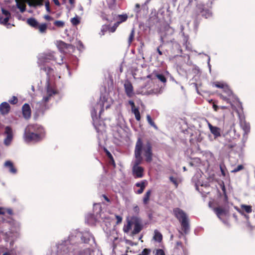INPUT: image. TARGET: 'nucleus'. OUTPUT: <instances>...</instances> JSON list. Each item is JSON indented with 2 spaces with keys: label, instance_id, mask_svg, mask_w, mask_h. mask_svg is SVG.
I'll return each instance as SVG.
<instances>
[{
  "label": "nucleus",
  "instance_id": "ea45409f",
  "mask_svg": "<svg viewBox=\"0 0 255 255\" xmlns=\"http://www.w3.org/2000/svg\"><path fill=\"white\" fill-rule=\"evenodd\" d=\"M71 23H72L73 25H77L78 24H79L80 20H79V18L78 17H75L72 18L71 19Z\"/></svg>",
  "mask_w": 255,
  "mask_h": 255
},
{
  "label": "nucleus",
  "instance_id": "2f4dec72",
  "mask_svg": "<svg viewBox=\"0 0 255 255\" xmlns=\"http://www.w3.org/2000/svg\"><path fill=\"white\" fill-rule=\"evenodd\" d=\"M134 35H135V30H134V28H132L130 32V33L129 35L128 39V43L129 45H130L133 41V40L134 39Z\"/></svg>",
  "mask_w": 255,
  "mask_h": 255
},
{
  "label": "nucleus",
  "instance_id": "20e7f679",
  "mask_svg": "<svg viewBox=\"0 0 255 255\" xmlns=\"http://www.w3.org/2000/svg\"><path fill=\"white\" fill-rule=\"evenodd\" d=\"M200 15L203 17L208 18L211 16L212 13L204 4H198L193 12L192 17L196 22H199L201 19Z\"/></svg>",
  "mask_w": 255,
  "mask_h": 255
},
{
  "label": "nucleus",
  "instance_id": "603ef678",
  "mask_svg": "<svg viewBox=\"0 0 255 255\" xmlns=\"http://www.w3.org/2000/svg\"><path fill=\"white\" fill-rule=\"evenodd\" d=\"M140 5L139 3L135 4L134 11L136 13H138L140 11Z\"/></svg>",
  "mask_w": 255,
  "mask_h": 255
},
{
  "label": "nucleus",
  "instance_id": "1a4fd4ad",
  "mask_svg": "<svg viewBox=\"0 0 255 255\" xmlns=\"http://www.w3.org/2000/svg\"><path fill=\"white\" fill-rule=\"evenodd\" d=\"M5 133L6 134V137L4 140V143L6 145H9L12 139L13 134L12 130L10 127L7 126L5 128Z\"/></svg>",
  "mask_w": 255,
  "mask_h": 255
},
{
  "label": "nucleus",
  "instance_id": "a878e982",
  "mask_svg": "<svg viewBox=\"0 0 255 255\" xmlns=\"http://www.w3.org/2000/svg\"><path fill=\"white\" fill-rule=\"evenodd\" d=\"M90 237L89 234H85L81 236V239L83 243L88 244L90 240Z\"/></svg>",
  "mask_w": 255,
  "mask_h": 255
},
{
  "label": "nucleus",
  "instance_id": "4468645a",
  "mask_svg": "<svg viewBox=\"0 0 255 255\" xmlns=\"http://www.w3.org/2000/svg\"><path fill=\"white\" fill-rule=\"evenodd\" d=\"M144 169L141 166L133 167L132 172L136 178H141L143 176Z\"/></svg>",
  "mask_w": 255,
  "mask_h": 255
},
{
  "label": "nucleus",
  "instance_id": "7ed1b4c3",
  "mask_svg": "<svg viewBox=\"0 0 255 255\" xmlns=\"http://www.w3.org/2000/svg\"><path fill=\"white\" fill-rule=\"evenodd\" d=\"M173 214L180 223L184 233L187 234L190 229V225L189 220L186 213L179 208H175L173 210Z\"/></svg>",
  "mask_w": 255,
  "mask_h": 255
},
{
  "label": "nucleus",
  "instance_id": "c756f323",
  "mask_svg": "<svg viewBox=\"0 0 255 255\" xmlns=\"http://www.w3.org/2000/svg\"><path fill=\"white\" fill-rule=\"evenodd\" d=\"M223 91L228 97L232 98L234 97L233 92L228 87H225Z\"/></svg>",
  "mask_w": 255,
  "mask_h": 255
},
{
  "label": "nucleus",
  "instance_id": "09e8293b",
  "mask_svg": "<svg viewBox=\"0 0 255 255\" xmlns=\"http://www.w3.org/2000/svg\"><path fill=\"white\" fill-rule=\"evenodd\" d=\"M116 219L117 220L116 224H119L121 223L122 221L123 218L121 216L119 215H116Z\"/></svg>",
  "mask_w": 255,
  "mask_h": 255
},
{
  "label": "nucleus",
  "instance_id": "423d86ee",
  "mask_svg": "<svg viewBox=\"0 0 255 255\" xmlns=\"http://www.w3.org/2000/svg\"><path fill=\"white\" fill-rule=\"evenodd\" d=\"M132 225L134 226L133 229L131 232V235L134 236L138 234L143 229V226L142 220L137 217H132Z\"/></svg>",
  "mask_w": 255,
  "mask_h": 255
},
{
  "label": "nucleus",
  "instance_id": "393cba45",
  "mask_svg": "<svg viewBox=\"0 0 255 255\" xmlns=\"http://www.w3.org/2000/svg\"><path fill=\"white\" fill-rule=\"evenodd\" d=\"M128 18V16L127 14H120L117 17V21L120 23H122L125 22Z\"/></svg>",
  "mask_w": 255,
  "mask_h": 255
},
{
  "label": "nucleus",
  "instance_id": "9d476101",
  "mask_svg": "<svg viewBox=\"0 0 255 255\" xmlns=\"http://www.w3.org/2000/svg\"><path fill=\"white\" fill-rule=\"evenodd\" d=\"M22 113L23 118L28 120L31 118V111L29 104L25 103L22 107Z\"/></svg>",
  "mask_w": 255,
  "mask_h": 255
},
{
  "label": "nucleus",
  "instance_id": "aec40b11",
  "mask_svg": "<svg viewBox=\"0 0 255 255\" xmlns=\"http://www.w3.org/2000/svg\"><path fill=\"white\" fill-rule=\"evenodd\" d=\"M47 29V24L46 23L38 24L35 29H38L39 32L41 33H45Z\"/></svg>",
  "mask_w": 255,
  "mask_h": 255
},
{
  "label": "nucleus",
  "instance_id": "4d7b16f0",
  "mask_svg": "<svg viewBox=\"0 0 255 255\" xmlns=\"http://www.w3.org/2000/svg\"><path fill=\"white\" fill-rule=\"evenodd\" d=\"M44 18L48 21H51L53 19V18L49 15H46L44 16Z\"/></svg>",
  "mask_w": 255,
  "mask_h": 255
},
{
  "label": "nucleus",
  "instance_id": "0eeeda50",
  "mask_svg": "<svg viewBox=\"0 0 255 255\" xmlns=\"http://www.w3.org/2000/svg\"><path fill=\"white\" fill-rule=\"evenodd\" d=\"M213 211L218 217V218L225 223V221L222 219L223 217H226L228 215L229 211L222 207H217L213 208Z\"/></svg>",
  "mask_w": 255,
  "mask_h": 255
},
{
  "label": "nucleus",
  "instance_id": "b1692460",
  "mask_svg": "<svg viewBox=\"0 0 255 255\" xmlns=\"http://www.w3.org/2000/svg\"><path fill=\"white\" fill-rule=\"evenodd\" d=\"M43 71L46 73L48 76L47 80L49 81L50 76L53 72V69L49 67L44 66L41 68Z\"/></svg>",
  "mask_w": 255,
  "mask_h": 255
},
{
  "label": "nucleus",
  "instance_id": "a211bd4d",
  "mask_svg": "<svg viewBox=\"0 0 255 255\" xmlns=\"http://www.w3.org/2000/svg\"><path fill=\"white\" fill-rule=\"evenodd\" d=\"M17 7L20 10V12L23 13L26 10V5L24 3V0H19V1L16 2Z\"/></svg>",
  "mask_w": 255,
  "mask_h": 255
},
{
  "label": "nucleus",
  "instance_id": "a18cd8bd",
  "mask_svg": "<svg viewBox=\"0 0 255 255\" xmlns=\"http://www.w3.org/2000/svg\"><path fill=\"white\" fill-rule=\"evenodd\" d=\"M109 25L105 24L102 26L101 31L103 32V35L107 31H109Z\"/></svg>",
  "mask_w": 255,
  "mask_h": 255
},
{
  "label": "nucleus",
  "instance_id": "bf43d9fd",
  "mask_svg": "<svg viewBox=\"0 0 255 255\" xmlns=\"http://www.w3.org/2000/svg\"><path fill=\"white\" fill-rule=\"evenodd\" d=\"M116 30V29L113 26H110V25H109V31L110 32H115V31Z\"/></svg>",
  "mask_w": 255,
  "mask_h": 255
},
{
  "label": "nucleus",
  "instance_id": "864d4df0",
  "mask_svg": "<svg viewBox=\"0 0 255 255\" xmlns=\"http://www.w3.org/2000/svg\"><path fill=\"white\" fill-rule=\"evenodd\" d=\"M128 104L131 106V110H132L134 109H136V108L135 106L134 103L133 101L130 100L128 101Z\"/></svg>",
  "mask_w": 255,
  "mask_h": 255
},
{
  "label": "nucleus",
  "instance_id": "69168bd1",
  "mask_svg": "<svg viewBox=\"0 0 255 255\" xmlns=\"http://www.w3.org/2000/svg\"><path fill=\"white\" fill-rule=\"evenodd\" d=\"M53 2L55 3L56 5H60V2L58 0H53Z\"/></svg>",
  "mask_w": 255,
  "mask_h": 255
},
{
  "label": "nucleus",
  "instance_id": "e2e57ef3",
  "mask_svg": "<svg viewBox=\"0 0 255 255\" xmlns=\"http://www.w3.org/2000/svg\"><path fill=\"white\" fill-rule=\"evenodd\" d=\"M60 46L63 47V48H67V45L66 43H65V42H62L61 41L60 42Z\"/></svg>",
  "mask_w": 255,
  "mask_h": 255
},
{
  "label": "nucleus",
  "instance_id": "8fccbe9b",
  "mask_svg": "<svg viewBox=\"0 0 255 255\" xmlns=\"http://www.w3.org/2000/svg\"><path fill=\"white\" fill-rule=\"evenodd\" d=\"M106 153L108 157L113 161L114 162V158L111 153L108 150H106Z\"/></svg>",
  "mask_w": 255,
  "mask_h": 255
},
{
  "label": "nucleus",
  "instance_id": "052dcab7",
  "mask_svg": "<svg viewBox=\"0 0 255 255\" xmlns=\"http://www.w3.org/2000/svg\"><path fill=\"white\" fill-rule=\"evenodd\" d=\"M162 47V45H160L156 49V51H157V52H158V54L159 55H162V52L160 50V47Z\"/></svg>",
  "mask_w": 255,
  "mask_h": 255
},
{
  "label": "nucleus",
  "instance_id": "a19ab883",
  "mask_svg": "<svg viewBox=\"0 0 255 255\" xmlns=\"http://www.w3.org/2000/svg\"><path fill=\"white\" fill-rule=\"evenodd\" d=\"M2 13L5 16V17H11V14L9 11L4 9L3 8H1Z\"/></svg>",
  "mask_w": 255,
  "mask_h": 255
},
{
  "label": "nucleus",
  "instance_id": "f257e3e1",
  "mask_svg": "<svg viewBox=\"0 0 255 255\" xmlns=\"http://www.w3.org/2000/svg\"><path fill=\"white\" fill-rule=\"evenodd\" d=\"M43 128L37 124L28 125L24 130L23 138L26 142H37L41 140Z\"/></svg>",
  "mask_w": 255,
  "mask_h": 255
},
{
  "label": "nucleus",
  "instance_id": "f3484780",
  "mask_svg": "<svg viewBox=\"0 0 255 255\" xmlns=\"http://www.w3.org/2000/svg\"><path fill=\"white\" fill-rule=\"evenodd\" d=\"M4 166L9 168V170L11 173H15L16 172V169L14 167L11 161L9 160L5 161Z\"/></svg>",
  "mask_w": 255,
  "mask_h": 255
},
{
  "label": "nucleus",
  "instance_id": "72a5a7b5",
  "mask_svg": "<svg viewBox=\"0 0 255 255\" xmlns=\"http://www.w3.org/2000/svg\"><path fill=\"white\" fill-rule=\"evenodd\" d=\"M10 17H3L2 16H0V23L2 24L3 25H6L8 23Z\"/></svg>",
  "mask_w": 255,
  "mask_h": 255
},
{
  "label": "nucleus",
  "instance_id": "4be33fe9",
  "mask_svg": "<svg viewBox=\"0 0 255 255\" xmlns=\"http://www.w3.org/2000/svg\"><path fill=\"white\" fill-rule=\"evenodd\" d=\"M151 194V190H148L145 193L144 197L143 198V203L144 205H147V204H148Z\"/></svg>",
  "mask_w": 255,
  "mask_h": 255
},
{
  "label": "nucleus",
  "instance_id": "c9c22d12",
  "mask_svg": "<svg viewBox=\"0 0 255 255\" xmlns=\"http://www.w3.org/2000/svg\"><path fill=\"white\" fill-rule=\"evenodd\" d=\"M173 49H176L177 50V53L179 54H181L182 53V50L181 49V47L177 43H175L173 45Z\"/></svg>",
  "mask_w": 255,
  "mask_h": 255
},
{
  "label": "nucleus",
  "instance_id": "ddd939ff",
  "mask_svg": "<svg viewBox=\"0 0 255 255\" xmlns=\"http://www.w3.org/2000/svg\"><path fill=\"white\" fill-rule=\"evenodd\" d=\"M140 149H139V148H137L136 151H134V156L135 159L134 161L133 167L139 166V164L141 163L142 158L141 157V155L140 154Z\"/></svg>",
  "mask_w": 255,
  "mask_h": 255
},
{
  "label": "nucleus",
  "instance_id": "2eb2a0df",
  "mask_svg": "<svg viewBox=\"0 0 255 255\" xmlns=\"http://www.w3.org/2000/svg\"><path fill=\"white\" fill-rule=\"evenodd\" d=\"M10 110V107L9 104L6 102H2L0 105V112L2 115L7 114Z\"/></svg>",
  "mask_w": 255,
  "mask_h": 255
},
{
  "label": "nucleus",
  "instance_id": "9b49d317",
  "mask_svg": "<svg viewBox=\"0 0 255 255\" xmlns=\"http://www.w3.org/2000/svg\"><path fill=\"white\" fill-rule=\"evenodd\" d=\"M124 88L128 97L131 98L134 95L133 88L130 82L127 81L124 84Z\"/></svg>",
  "mask_w": 255,
  "mask_h": 255
},
{
  "label": "nucleus",
  "instance_id": "774afa93",
  "mask_svg": "<svg viewBox=\"0 0 255 255\" xmlns=\"http://www.w3.org/2000/svg\"><path fill=\"white\" fill-rule=\"evenodd\" d=\"M120 24L118 21H117L114 23L113 27H114L117 29V27L119 26Z\"/></svg>",
  "mask_w": 255,
  "mask_h": 255
},
{
  "label": "nucleus",
  "instance_id": "5701e85b",
  "mask_svg": "<svg viewBox=\"0 0 255 255\" xmlns=\"http://www.w3.org/2000/svg\"><path fill=\"white\" fill-rule=\"evenodd\" d=\"M153 239L154 240L160 243L162 240V235L157 230H155L154 232Z\"/></svg>",
  "mask_w": 255,
  "mask_h": 255
},
{
  "label": "nucleus",
  "instance_id": "680f3d73",
  "mask_svg": "<svg viewBox=\"0 0 255 255\" xmlns=\"http://www.w3.org/2000/svg\"><path fill=\"white\" fill-rule=\"evenodd\" d=\"M102 197L104 198V199L108 202H110L111 201L110 199L105 194L102 195Z\"/></svg>",
  "mask_w": 255,
  "mask_h": 255
},
{
  "label": "nucleus",
  "instance_id": "37998d69",
  "mask_svg": "<svg viewBox=\"0 0 255 255\" xmlns=\"http://www.w3.org/2000/svg\"><path fill=\"white\" fill-rule=\"evenodd\" d=\"M245 217L247 218V227L251 230H253L254 228V226H252L251 225V223L250 222L249 220V217L248 215H245Z\"/></svg>",
  "mask_w": 255,
  "mask_h": 255
},
{
  "label": "nucleus",
  "instance_id": "6ab92c4d",
  "mask_svg": "<svg viewBox=\"0 0 255 255\" xmlns=\"http://www.w3.org/2000/svg\"><path fill=\"white\" fill-rule=\"evenodd\" d=\"M27 23L28 25L34 28L35 29L36 28L39 24L38 22L33 17L28 18L27 19Z\"/></svg>",
  "mask_w": 255,
  "mask_h": 255
},
{
  "label": "nucleus",
  "instance_id": "f704fd0d",
  "mask_svg": "<svg viewBox=\"0 0 255 255\" xmlns=\"http://www.w3.org/2000/svg\"><path fill=\"white\" fill-rule=\"evenodd\" d=\"M43 0H33L31 3H29L30 5H33L34 6L37 5H42Z\"/></svg>",
  "mask_w": 255,
  "mask_h": 255
},
{
  "label": "nucleus",
  "instance_id": "c85d7f7f",
  "mask_svg": "<svg viewBox=\"0 0 255 255\" xmlns=\"http://www.w3.org/2000/svg\"><path fill=\"white\" fill-rule=\"evenodd\" d=\"M131 112L132 113L134 114L135 116V118L136 120V121H139L140 120L141 117L138 108H137L136 109H134L132 110H131Z\"/></svg>",
  "mask_w": 255,
  "mask_h": 255
},
{
  "label": "nucleus",
  "instance_id": "412c9836",
  "mask_svg": "<svg viewBox=\"0 0 255 255\" xmlns=\"http://www.w3.org/2000/svg\"><path fill=\"white\" fill-rule=\"evenodd\" d=\"M132 226V217L130 220H128L127 222V224L125 225L123 228V231L125 233H128L130 230H131Z\"/></svg>",
  "mask_w": 255,
  "mask_h": 255
},
{
  "label": "nucleus",
  "instance_id": "6e6552de",
  "mask_svg": "<svg viewBox=\"0 0 255 255\" xmlns=\"http://www.w3.org/2000/svg\"><path fill=\"white\" fill-rule=\"evenodd\" d=\"M51 61H56V57L52 54L46 55L42 57H39L38 59V63L41 65H44L47 63H49Z\"/></svg>",
  "mask_w": 255,
  "mask_h": 255
},
{
  "label": "nucleus",
  "instance_id": "bb28decb",
  "mask_svg": "<svg viewBox=\"0 0 255 255\" xmlns=\"http://www.w3.org/2000/svg\"><path fill=\"white\" fill-rule=\"evenodd\" d=\"M154 77L157 78L161 82L165 83L166 82L167 80L164 75L162 74L155 73Z\"/></svg>",
  "mask_w": 255,
  "mask_h": 255
},
{
  "label": "nucleus",
  "instance_id": "5fc2aeb1",
  "mask_svg": "<svg viewBox=\"0 0 255 255\" xmlns=\"http://www.w3.org/2000/svg\"><path fill=\"white\" fill-rule=\"evenodd\" d=\"M45 7H46V10L48 12H50V3L48 1L45 2Z\"/></svg>",
  "mask_w": 255,
  "mask_h": 255
},
{
  "label": "nucleus",
  "instance_id": "39448f33",
  "mask_svg": "<svg viewBox=\"0 0 255 255\" xmlns=\"http://www.w3.org/2000/svg\"><path fill=\"white\" fill-rule=\"evenodd\" d=\"M46 88L47 95L43 97L41 101L43 103L48 102L53 96L58 94V91L55 86L51 85L49 80L47 81Z\"/></svg>",
  "mask_w": 255,
  "mask_h": 255
},
{
  "label": "nucleus",
  "instance_id": "f8f14e48",
  "mask_svg": "<svg viewBox=\"0 0 255 255\" xmlns=\"http://www.w3.org/2000/svg\"><path fill=\"white\" fill-rule=\"evenodd\" d=\"M208 127L215 138L221 136V130L219 128L212 126L210 123H208Z\"/></svg>",
  "mask_w": 255,
  "mask_h": 255
},
{
  "label": "nucleus",
  "instance_id": "dca6fc26",
  "mask_svg": "<svg viewBox=\"0 0 255 255\" xmlns=\"http://www.w3.org/2000/svg\"><path fill=\"white\" fill-rule=\"evenodd\" d=\"M135 186L137 187H140L139 189L136 191V193L137 194H140L143 192L145 189V181H142L140 182H137L135 183Z\"/></svg>",
  "mask_w": 255,
  "mask_h": 255
},
{
  "label": "nucleus",
  "instance_id": "79ce46f5",
  "mask_svg": "<svg viewBox=\"0 0 255 255\" xmlns=\"http://www.w3.org/2000/svg\"><path fill=\"white\" fill-rule=\"evenodd\" d=\"M9 102L13 105L16 104L18 102V99L16 97L12 96V98L9 100Z\"/></svg>",
  "mask_w": 255,
  "mask_h": 255
},
{
  "label": "nucleus",
  "instance_id": "4c0bfd02",
  "mask_svg": "<svg viewBox=\"0 0 255 255\" xmlns=\"http://www.w3.org/2000/svg\"><path fill=\"white\" fill-rule=\"evenodd\" d=\"M209 103L212 104L214 110L216 112H217L219 109V107L217 105L216 102L214 101L213 100H211L209 101Z\"/></svg>",
  "mask_w": 255,
  "mask_h": 255
},
{
  "label": "nucleus",
  "instance_id": "338daca9",
  "mask_svg": "<svg viewBox=\"0 0 255 255\" xmlns=\"http://www.w3.org/2000/svg\"><path fill=\"white\" fill-rule=\"evenodd\" d=\"M153 75H154V74L153 73L151 74H150V75H148L147 76V78H149L151 80H153L154 78L153 77Z\"/></svg>",
  "mask_w": 255,
  "mask_h": 255
},
{
  "label": "nucleus",
  "instance_id": "6e6d98bb",
  "mask_svg": "<svg viewBox=\"0 0 255 255\" xmlns=\"http://www.w3.org/2000/svg\"><path fill=\"white\" fill-rule=\"evenodd\" d=\"M179 247H181L182 248H183V246L182 245V243L180 241L177 242L176 244V248L178 249Z\"/></svg>",
  "mask_w": 255,
  "mask_h": 255
},
{
  "label": "nucleus",
  "instance_id": "49530a36",
  "mask_svg": "<svg viewBox=\"0 0 255 255\" xmlns=\"http://www.w3.org/2000/svg\"><path fill=\"white\" fill-rule=\"evenodd\" d=\"M244 169V166L243 165H239L236 168L232 171V172H237Z\"/></svg>",
  "mask_w": 255,
  "mask_h": 255
},
{
  "label": "nucleus",
  "instance_id": "3c124183",
  "mask_svg": "<svg viewBox=\"0 0 255 255\" xmlns=\"http://www.w3.org/2000/svg\"><path fill=\"white\" fill-rule=\"evenodd\" d=\"M224 168H225V165H224V166H223L222 165H220V170L221 171L222 174L223 176H226V173H225V171L224 170Z\"/></svg>",
  "mask_w": 255,
  "mask_h": 255
},
{
  "label": "nucleus",
  "instance_id": "cd10ccee",
  "mask_svg": "<svg viewBox=\"0 0 255 255\" xmlns=\"http://www.w3.org/2000/svg\"><path fill=\"white\" fill-rule=\"evenodd\" d=\"M146 119H147V122L151 126H152L155 129H156V130L158 129L157 126L155 125L154 122L152 121L150 115H147L146 116Z\"/></svg>",
  "mask_w": 255,
  "mask_h": 255
},
{
  "label": "nucleus",
  "instance_id": "f03ea898",
  "mask_svg": "<svg viewBox=\"0 0 255 255\" xmlns=\"http://www.w3.org/2000/svg\"><path fill=\"white\" fill-rule=\"evenodd\" d=\"M137 147L140 149V154H143L146 162H151L152 160L153 153L152 143L150 141L147 140L145 143H143L141 138L138 137L136 142L134 151H136Z\"/></svg>",
  "mask_w": 255,
  "mask_h": 255
},
{
  "label": "nucleus",
  "instance_id": "7c9ffc66",
  "mask_svg": "<svg viewBox=\"0 0 255 255\" xmlns=\"http://www.w3.org/2000/svg\"><path fill=\"white\" fill-rule=\"evenodd\" d=\"M213 85H214L216 87L223 89V90L225 87H229L226 84H224L223 83L220 82H216L213 83Z\"/></svg>",
  "mask_w": 255,
  "mask_h": 255
},
{
  "label": "nucleus",
  "instance_id": "de8ad7c7",
  "mask_svg": "<svg viewBox=\"0 0 255 255\" xmlns=\"http://www.w3.org/2000/svg\"><path fill=\"white\" fill-rule=\"evenodd\" d=\"M236 146V144L229 143L225 145V147L228 149H231Z\"/></svg>",
  "mask_w": 255,
  "mask_h": 255
},
{
  "label": "nucleus",
  "instance_id": "473e14b6",
  "mask_svg": "<svg viewBox=\"0 0 255 255\" xmlns=\"http://www.w3.org/2000/svg\"><path fill=\"white\" fill-rule=\"evenodd\" d=\"M241 208L248 213H250L252 211V207L250 205H242Z\"/></svg>",
  "mask_w": 255,
  "mask_h": 255
},
{
  "label": "nucleus",
  "instance_id": "13d9d810",
  "mask_svg": "<svg viewBox=\"0 0 255 255\" xmlns=\"http://www.w3.org/2000/svg\"><path fill=\"white\" fill-rule=\"evenodd\" d=\"M169 179H170V180L172 183H173L174 184H175V185H177L176 180V179H175V178H174L173 177H172V176L170 177Z\"/></svg>",
  "mask_w": 255,
  "mask_h": 255
},
{
  "label": "nucleus",
  "instance_id": "c03bdc74",
  "mask_svg": "<svg viewBox=\"0 0 255 255\" xmlns=\"http://www.w3.org/2000/svg\"><path fill=\"white\" fill-rule=\"evenodd\" d=\"M219 96L220 97L221 99H222V100L226 101L227 103H229V101L231 99V98L230 97H228L226 95H224L222 94H219Z\"/></svg>",
  "mask_w": 255,
  "mask_h": 255
},
{
  "label": "nucleus",
  "instance_id": "e433bc0d",
  "mask_svg": "<svg viewBox=\"0 0 255 255\" xmlns=\"http://www.w3.org/2000/svg\"><path fill=\"white\" fill-rule=\"evenodd\" d=\"M54 24L58 27H63L65 25V23L61 20H56L54 22Z\"/></svg>",
  "mask_w": 255,
  "mask_h": 255
},
{
  "label": "nucleus",
  "instance_id": "0e129e2a",
  "mask_svg": "<svg viewBox=\"0 0 255 255\" xmlns=\"http://www.w3.org/2000/svg\"><path fill=\"white\" fill-rule=\"evenodd\" d=\"M244 129L246 131V132H248L250 130V127L249 126L246 125L244 128Z\"/></svg>",
  "mask_w": 255,
  "mask_h": 255
},
{
  "label": "nucleus",
  "instance_id": "58836bf2",
  "mask_svg": "<svg viewBox=\"0 0 255 255\" xmlns=\"http://www.w3.org/2000/svg\"><path fill=\"white\" fill-rule=\"evenodd\" d=\"M154 253L155 255H165L164 251L162 249H156Z\"/></svg>",
  "mask_w": 255,
  "mask_h": 255
}]
</instances>
